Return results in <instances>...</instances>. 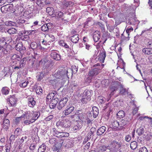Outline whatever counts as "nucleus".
I'll return each instance as SVG.
<instances>
[{
    "label": "nucleus",
    "instance_id": "nucleus-1",
    "mask_svg": "<svg viewBox=\"0 0 152 152\" xmlns=\"http://www.w3.org/2000/svg\"><path fill=\"white\" fill-rule=\"evenodd\" d=\"M67 69H63L57 71L54 76L57 79H59L60 81L67 77Z\"/></svg>",
    "mask_w": 152,
    "mask_h": 152
},
{
    "label": "nucleus",
    "instance_id": "nucleus-2",
    "mask_svg": "<svg viewBox=\"0 0 152 152\" xmlns=\"http://www.w3.org/2000/svg\"><path fill=\"white\" fill-rule=\"evenodd\" d=\"M114 86H113L111 88L112 92L116 90L119 86L121 88L120 92L121 94H124L126 92V90L125 88H124L123 85L121 84V83L118 81L115 82L113 84Z\"/></svg>",
    "mask_w": 152,
    "mask_h": 152
},
{
    "label": "nucleus",
    "instance_id": "nucleus-3",
    "mask_svg": "<svg viewBox=\"0 0 152 152\" xmlns=\"http://www.w3.org/2000/svg\"><path fill=\"white\" fill-rule=\"evenodd\" d=\"M58 126H60L61 127L67 128L69 127L71 125V122L69 120H59L57 123Z\"/></svg>",
    "mask_w": 152,
    "mask_h": 152
},
{
    "label": "nucleus",
    "instance_id": "nucleus-4",
    "mask_svg": "<svg viewBox=\"0 0 152 152\" xmlns=\"http://www.w3.org/2000/svg\"><path fill=\"white\" fill-rule=\"evenodd\" d=\"M6 100L7 102L9 103L8 104H10V106L15 107L16 105L17 100L14 95L10 96H8Z\"/></svg>",
    "mask_w": 152,
    "mask_h": 152
},
{
    "label": "nucleus",
    "instance_id": "nucleus-5",
    "mask_svg": "<svg viewBox=\"0 0 152 152\" xmlns=\"http://www.w3.org/2000/svg\"><path fill=\"white\" fill-rule=\"evenodd\" d=\"M53 132L54 136L59 138L68 137L69 135V133L67 132H59L56 130H54Z\"/></svg>",
    "mask_w": 152,
    "mask_h": 152
},
{
    "label": "nucleus",
    "instance_id": "nucleus-6",
    "mask_svg": "<svg viewBox=\"0 0 152 152\" xmlns=\"http://www.w3.org/2000/svg\"><path fill=\"white\" fill-rule=\"evenodd\" d=\"M12 48L10 45L8 44L6 45V46L4 47L2 49H0V56H1L2 54H6L9 53Z\"/></svg>",
    "mask_w": 152,
    "mask_h": 152
},
{
    "label": "nucleus",
    "instance_id": "nucleus-7",
    "mask_svg": "<svg viewBox=\"0 0 152 152\" xmlns=\"http://www.w3.org/2000/svg\"><path fill=\"white\" fill-rule=\"evenodd\" d=\"M39 65L45 66V68L51 67V63L50 61L46 58L42 59L39 62Z\"/></svg>",
    "mask_w": 152,
    "mask_h": 152
},
{
    "label": "nucleus",
    "instance_id": "nucleus-8",
    "mask_svg": "<svg viewBox=\"0 0 152 152\" xmlns=\"http://www.w3.org/2000/svg\"><path fill=\"white\" fill-rule=\"evenodd\" d=\"M98 57L99 61L101 63H104L106 57V52L103 48H101Z\"/></svg>",
    "mask_w": 152,
    "mask_h": 152
},
{
    "label": "nucleus",
    "instance_id": "nucleus-9",
    "mask_svg": "<svg viewBox=\"0 0 152 152\" xmlns=\"http://www.w3.org/2000/svg\"><path fill=\"white\" fill-rule=\"evenodd\" d=\"M68 101V99L67 97H64L61 99L57 105V108L59 110L61 109L66 104Z\"/></svg>",
    "mask_w": 152,
    "mask_h": 152
},
{
    "label": "nucleus",
    "instance_id": "nucleus-10",
    "mask_svg": "<svg viewBox=\"0 0 152 152\" xmlns=\"http://www.w3.org/2000/svg\"><path fill=\"white\" fill-rule=\"evenodd\" d=\"M100 72V69L96 67L91 70L88 72V75L89 77H93L97 75Z\"/></svg>",
    "mask_w": 152,
    "mask_h": 152
},
{
    "label": "nucleus",
    "instance_id": "nucleus-11",
    "mask_svg": "<svg viewBox=\"0 0 152 152\" xmlns=\"http://www.w3.org/2000/svg\"><path fill=\"white\" fill-rule=\"evenodd\" d=\"M58 101V98L56 97H53L52 98V100L49 104V106L51 109H54L56 107Z\"/></svg>",
    "mask_w": 152,
    "mask_h": 152
},
{
    "label": "nucleus",
    "instance_id": "nucleus-12",
    "mask_svg": "<svg viewBox=\"0 0 152 152\" xmlns=\"http://www.w3.org/2000/svg\"><path fill=\"white\" fill-rule=\"evenodd\" d=\"M15 49L17 50L20 51V53H23L24 51L26 50L25 47L23 45L22 42L18 43L15 46Z\"/></svg>",
    "mask_w": 152,
    "mask_h": 152
},
{
    "label": "nucleus",
    "instance_id": "nucleus-13",
    "mask_svg": "<svg viewBox=\"0 0 152 152\" xmlns=\"http://www.w3.org/2000/svg\"><path fill=\"white\" fill-rule=\"evenodd\" d=\"M62 145L60 143L56 144L53 146L52 149L54 152H61Z\"/></svg>",
    "mask_w": 152,
    "mask_h": 152
},
{
    "label": "nucleus",
    "instance_id": "nucleus-14",
    "mask_svg": "<svg viewBox=\"0 0 152 152\" xmlns=\"http://www.w3.org/2000/svg\"><path fill=\"white\" fill-rule=\"evenodd\" d=\"M50 56L52 58L56 61L59 60L61 59L60 55L55 51L51 52Z\"/></svg>",
    "mask_w": 152,
    "mask_h": 152
},
{
    "label": "nucleus",
    "instance_id": "nucleus-15",
    "mask_svg": "<svg viewBox=\"0 0 152 152\" xmlns=\"http://www.w3.org/2000/svg\"><path fill=\"white\" fill-rule=\"evenodd\" d=\"M94 41L97 42L100 38V32L98 31H96L94 33L93 36Z\"/></svg>",
    "mask_w": 152,
    "mask_h": 152
},
{
    "label": "nucleus",
    "instance_id": "nucleus-16",
    "mask_svg": "<svg viewBox=\"0 0 152 152\" xmlns=\"http://www.w3.org/2000/svg\"><path fill=\"white\" fill-rule=\"evenodd\" d=\"M83 126L81 122H79L77 123V124L75 126L72 128V130L74 132H76L77 131L80 129Z\"/></svg>",
    "mask_w": 152,
    "mask_h": 152
},
{
    "label": "nucleus",
    "instance_id": "nucleus-17",
    "mask_svg": "<svg viewBox=\"0 0 152 152\" xmlns=\"http://www.w3.org/2000/svg\"><path fill=\"white\" fill-rule=\"evenodd\" d=\"M74 109V107H73L71 106L65 110L63 112V114L65 115H67L70 114L72 112Z\"/></svg>",
    "mask_w": 152,
    "mask_h": 152
},
{
    "label": "nucleus",
    "instance_id": "nucleus-18",
    "mask_svg": "<svg viewBox=\"0 0 152 152\" xmlns=\"http://www.w3.org/2000/svg\"><path fill=\"white\" fill-rule=\"evenodd\" d=\"M21 117L22 118H24L23 120H31L32 118L31 117V114L29 112H27V113L22 114L21 115Z\"/></svg>",
    "mask_w": 152,
    "mask_h": 152
},
{
    "label": "nucleus",
    "instance_id": "nucleus-19",
    "mask_svg": "<svg viewBox=\"0 0 152 152\" xmlns=\"http://www.w3.org/2000/svg\"><path fill=\"white\" fill-rule=\"evenodd\" d=\"M28 105L30 107H34L36 104L35 101L34 100V98L31 97V98H28Z\"/></svg>",
    "mask_w": 152,
    "mask_h": 152
},
{
    "label": "nucleus",
    "instance_id": "nucleus-20",
    "mask_svg": "<svg viewBox=\"0 0 152 152\" xmlns=\"http://www.w3.org/2000/svg\"><path fill=\"white\" fill-rule=\"evenodd\" d=\"M79 38L78 34L74 35L70 37V39L73 42L75 43H77L79 40Z\"/></svg>",
    "mask_w": 152,
    "mask_h": 152
},
{
    "label": "nucleus",
    "instance_id": "nucleus-21",
    "mask_svg": "<svg viewBox=\"0 0 152 152\" xmlns=\"http://www.w3.org/2000/svg\"><path fill=\"white\" fill-rule=\"evenodd\" d=\"M10 123L9 120L4 118L3 121V128L5 129H8L10 126Z\"/></svg>",
    "mask_w": 152,
    "mask_h": 152
},
{
    "label": "nucleus",
    "instance_id": "nucleus-22",
    "mask_svg": "<svg viewBox=\"0 0 152 152\" xmlns=\"http://www.w3.org/2000/svg\"><path fill=\"white\" fill-rule=\"evenodd\" d=\"M92 112L93 114V117L96 118L99 114V110L96 107H92Z\"/></svg>",
    "mask_w": 152,
    "mask_h": 152
},
{
    "label": "nucleus",
    "instance_id": "nucleus-23",
    "mask_svg": "<svg viewBox=\"0 0 152 152\" xmlns=\"http://www.w3.org/2000/svg\"><path fill=\"white\" fill-rule=\"evenodd\" d=\"M63 16V13L61 11H58L54 13L53 17H55L57 19H58L60 18H61Z\"/></svg>",
    "mask_w": 152,
    "mask_h": 152
},
{
    "label": "nucleus",
    "instance_id": "nucleus-24",
    "mask_svg": "<svg viewBox=\"0 0 152 152\" xmlns=\"http://www.w3.org/2000/svg\"><path fill=\"white\" fill-rule=\"evenodd\" d=\"M106 128L104 126H102L99 129L97 132L98 135H101L102 134L106 131Z\"/></svg>",
    "mask_w": 152,
    "mask_h": 152
},
{
    "label": "nucleus",
    "instance_id": "nucleus-25",
    "mask_svg": "<svg viewBox=\"0 0 152 152\" xmlns=\"http://www.w3.org/2000/svg\"><path fill=\"white\" fill-rule=\"evenodd\" d=\"M112 146L115 149H117L121 146V144L120 142L114 141L112 143Z\"/></svg>",
    "mask_w": 152,
    "mask_h": 152
},
{
    "label": "nucleus",
    "instance_id": "nucleus-26",
    "mask_svg": "<svg viewBox=\"0 0 152 152\" xmlns=\"http://www.w3.org/2000/svg\"><path fill=\"white\" fill-rule=\"evenodd\" d=\"M142 51L143 53L146 54L150 55L152 54V48H144L142 49Z\"/></svg>",
    "mask_w": 152,
    "mask_h": 152
},
{
    "label": "nucleus",
    "instance_id": "nucleus-27",
    "mask_svg": "<svg viewBox=\"0 0 152 152\" xmlns=\"http://www.w3.org/2000/svg\"><path fill=\"white\" fill-rule=\"evenodd\" d=\"M112 126L114 129L118 128L120 127V123L119 122L116 120H114L112 123Z\"/></svg>",
    "mask_w": 152,
    "mask_h": 152
},
{
    "label": "nucleus",
    "instance_id": "nucleus-28",
    "mask_svg": "<svg viewBox=\"0 0 152 152\" xmlns=\"http://www.w3.org/2000/svg\"><path fill=\"white\" fill-rule=\"evenodd\" d=\"M46 11L50 15L52 16L54 13V11L52 7H48L46 9Z\"/></svg>",
    "mask_w": 152,
    "mask_h": 152
},
{
    "label": "nucleus",
    "instance_id": "nucleus-29",
    "mask_svg": "<svg viewBox=\"0 0 152 152\" xmlns=\"http://www.w3.org/2000/svg\"><path fill=\"white\" fill-rule=\"evenodd\" d=\"M40 114L39 112L36 111L34 113V116L32 118V119L34 122L40 116Z\"/></svg>",
    "mask_w": 152,
    "mask_h": 152
},
{
    "label": "nucleus",
    "instance_id": "nucleus-30",
    "mask_svg": "<svg viewBox=\"0 0 152 152\" xmlns=\"http://www.w3.org/2000/svg\"><path fill=\"white\" fill-rule=\"evenodd\" d=\"M46 149L45 145L44 144H42L39 147L38 150V152H45Z\"/></svg>",
    "mask_w": 152,
    "mask_h": 152
},
{
    "label": "nucleus",
    "instance_id": "nucleus-31",
    "mask_svg": "<svg viewBox=\"0 0 152 152\" xmlns=\"http://www.w3.org/2000/svg\"><path fill=\"white\" fill-rule=\"evenodd\" d=\"M91 100V98H90L89 97H87L85 96L84 97L82 98L80 100L82 103L86 104Z\"/></svg>",
    "mask_w": 152,
    "mask_h": 152
},
{
    "label": "nucleus",
    "instance_id": "nucleus-32",
    "mask_svg": "<svg viewBox=\"0 0 152 152\" xmlns=\"http://www.w3.org/2000/svg\"><path fill=\"white\" fill-rule=\"evenodd\" d=\"M59 45L60 46L64 47L66 48H69V46L67 45L66 42L63 40H60L59 42Z\"/></svg>",
    "mask_w": 152,
    "mask_h": 152
},
{
    "label": "nucleus",
    "instance_id": "nucleus-33",
    "mask_svg": "<svg viewBox=\"0 0 152 152\" xmlns=\"http://www.w3.org/2000/svg\"><path fill=\"white\" fill-rule=\"evenodd\" d=\"M46 0H36V3L39 6H43L45 4Z\"/></svg>",
    "mask_w": 152,
    "mask_h": 152
},
{
    "label": "nucleus",
    "instance_id": "nucleus-34",
    "mask_svg": "<svg viewBox=\"0 0 152 152\" xmlns=\"http://www.w3.org/2000/svg\"><path fill=\"white\" fill-rule=\"evenodd\" d=\"M128 122V120H127L125 118H124L122 119L121 122V123H120V127H123Z\"/></svg>",
    "mask_w": 152,
    "mask_h": 152
},
{
    "label": "nucleus",
    "instance_id": "nucleus-35",
    "mask_svg": "<svg viewBox=\"0 0 152 152\" xmlns=\"http://www.w3.org/2000/svg\"><path fill=\"white\" fill-rule=\"evenodd\" d=\"M92 91L91 90H88L84 94V95H85V96L87 97H89L91 98V96H92Z\"/></svg>",
    "mask_w": 152,
    "mask_h": 152
},
{
    "label": "nucleus",
    "instance_id": "nucleus-36",
    "mask_svg": "<svg viewBox=\"0 0 152 152\" xmlns=\"http://www.w3.org/2000/svg\"><path fill=\"white\" fill-rule=\"evenodd\" d=\"M137 132L139 135L142 134L144 133V128L142 127H140L137 129Z\"/></svg>",
    "mask_w": 152,
    "mask_h": 152
},
{
    "label": "nucleus",
    "instance_id": "nucleus-37",
    "mask_svg": "<svg viewBox=\"0 0 152 152\" xmlns=\"http://www.w3.org/2000/svg\"><path fill=\"white\" fill-rule=\"evenodd\" d=\"M117 115L119 118H123L125 116V113L123 111H120L117 113Z\"/></svg>",
    "mask_w": 152,
    "mask_h": 152
},
{
    "label": "nucleus",
    "instance_id": "nucleus-38",
    "mask_svg": "<svg viewBox=\"0 0 152 152\" xmlns=\"http://www.w3.org/2000/svg\"><path fill=\"white\" fill-rule=\"evenodd\" d=\"M21 131L22 129L20 128H17L15 129L14 132V134L15 136H16V137L20 134Z\"/></svg>",
    "mask_w": 152,
    "mask_h": 152
},
{
    "label": "nucleus",
    "instance_id": "nucleus-39",
    "mask_svg": "<svg viewBox=\"0 0 152 152\" xmlns=\"http://www.w3.org/2000/svg\"><path fill=\"white\" fill-rule=\"evenodd\" d=\"M137 147V143L135 141H133L130 144V148L132 149H135Z\"/></svg>",
    "mask_w": 152,
    "mask_h": 152
},
{
    "label": "nucleus",
    "instance_id": "nucleus-40",
    "mask_svg": "<svg viewBox=\"0 0 152 152\" xmlns=\"http://www.w3.org/2000/svg\"><path fill=\"white\" fill-rule=\"evenodd\" d=\"M49 26L48 24H45L43 25L41 28V30L44 31H47L49 29L48 26Z\"/></svg>",
    "mask_w": 152,
    "mask_h": 152
},
{
    "label": "nucleus",
    "instance_id": "nucleus-41",
    "mask_svg": "<svg viewBox=\"0 0 152 152\" xmlns=\"http://www.w3.org/2000/svg\"><path fill=\"white\" fill-rule=\"evenodd\" d=\"M6 45H7L5 40H0V49H2L4 47H5Z\"/></svg>",
    "mask_w": 152,
    "mask_h": 152
},
{
    "label": "nucleus",
    "instance_id": "nucleus-42",
    "mask_svg": "<svg viewBox=\"0 0 152 152\" xmlns=\"http://www.w3.org/2000/svg\"><path fill=\"white\" fill-rule=\"evenodd\" d=\"M1 92L2 93L4 94H8L9 93L8 88L6 87H3L1 89Z\"/></svg>",
    "mask_w": 152,
    "mask_h": 152
},
{
    "label": "nucleus",
    "instance_id": "nucleus-43",
    "mask_svg": "<svg viewBox=\"0 0 152 152\" xmlns=\"http://www.w3.org/2000/svg\"><path fill=\"white\" fill-rule=\"evenodd\" d=\"M17 31V30L14 28H12L9 29L7 31L8 33L10 34H13L15 33Z\"/></svg>",
    "mask_w": 152,
    "mask_h": 152
},
{
    "label": "nucleus",
    "instance_id": "nucleus-44",
    "mask_svg": "<svg viewBox=\"0 0 152 152\" xmlns=\"http://www.w3.org/2000/svg\"><path fill=\"white\" fill-rule=\"evenodd\" d=\"M24 121L23 122H22V124H30L31 123H33L34 122L32 120V118L31 119V120H23Z\"/></svg>",
    "mask_w": 152,
    "mask_h": 152
},
{
    "label": "nucleus",
    "instance_id": "nucleus-45",
    "mask_svg": "<svg viewBox=\"0 0 152 152\" xmlns=\"http://www.w3.org/2000/svg\"><path fill=\"white\" fill-rule=\"evenodd\" d=\"M150 31H152V27L149 29L146 28L144 30L142 31V32L141 35H142V34L144 33H146L147 34L148 33H151L150 32Z\"/></svg>",
    "mask_w": 152,
    "mask_h": 152
},
{
    "label": "nucleus",
    "instance_id": "nucleus-46",
    "mask_svg": "<svg viewBox=\"0 0 152 152\" xmlns=\"http://www.w3.org/2000/svg\"><path fill=\"white\" fill-rule=\"evenodd\" d=\"M42 89L40 86H38L36 89V91L37 94H41L42 92Z\"/></svg>",
    "mask_w": 152,
    "mask_h": 152
},
{
    "label": "nucleus",
    "instance_id": "nucleus-47",
    "mask_svg": "<svg viewBox=\"0 0 152 152\" xmlns=\"http://www.w3.org/2000/svg\"><path fill=\"white\" fill-rule=\"evenodd\" d=\"M107 147L108 146L102 145L100 146L99 147V149L102 152H103L106 151Z\"/></svg>",
    "mask_w": 152,
    "mask_h": 152
},
{
    "label": "nucleus",
    "instance_id": "nucleus-48",
    "mask_svg": "<svg viewBox=\"0 0 152 152\" xmlns=\"http://www.w3.org/2000/svg\"><path fill=\"white\" fill-rule=\"evenodd\" d=\"M45 75V73H43L42 72H41L39 75H37V76L38 80L39 81L41 80L44 76Z\"/></svg>",
    "mask_w": 152,
    "mask_h": 152
},
{
    "label": "nucleus",
    "instance_id": "nucleus-49",
    "mask_svg": "<svg viewBox=\"0 0 152 152\" xmlns=\"http://www.w3.org/2000/svg\"><path fill=\"white\" fill-rule=\"evenodd\" d=\"M22 118L21 117V116L20 117L16 118L15 120V124L16 125L20 123V121L21 120Z\"/></svg>",
    "mask_w": 152,
    "mask_h": 152
},
{
    "label": "nucleus",
    "instance_id": "nucleus-50",
    "mask_svg": "<svg viewBox=\"0 0 152 152\" xmlns=\"http://www.w3.org/2000/svg\"><path fill=\"white\" fill-rule=\"evenodd\" d=\"M25 59H26V58H23V60H24ZM24 61V60L23 61V62H22V61H21L20 62V65L19 66H14L13 68L14 69H19L20 68H21V64H23V62Z\"/></svg>",
    "mask_w": 152,
    "mask_h": 152
},
{
    "label": "nucleus",
    "instance_id": "nucleus-51",
    "mask_svg": "<svg viewBox=\"0 0 152 152\" xmlns=\"http://www.w3.org/2000/svg\"><path fill=\"white\" fill-rule=\"evenodd\" d=\"M139 152H148L147 148L145 147H141L139 149Z\"/></svg>",
    "mask_w": 152,
    "mask_h": 152
},
{
    "label": "nucleus",
    "instance_id": "nucleus-52",
    "mask_svg": "<svg viewBox=\"0 0 152 152\" xmlns=\"http://www.w3.org/2000/svg\"><path fill=\"white\" fill-rule=\"evenodd\" d=\"M37 44L35 42H32L31 44V47L33 49H35L37 47Z\"/></svg>",
    "mask_w": 152,
    "mask_h": 152
},
{
    "label": "nucleus",
    "instance_id": "nucleus-53",
    "mask_svg": "<svg viewBox=\"0 0 152 152\" xmlns=\"http://www.w3.org/2000/svg\"><path fill=\"white\" fill-rule=\"evenodd\" d=\"M107 28L109 30L110 32H112L114 29V27L113 26H110L109 25H107Z\"/></svg>",
    "mask_w": 152,
    "mask_h": 152
},
{
    "label": "nucleus",
    "instance_id": "nucleus-54",
    "mask_svg": "<svg viewBox=\"0 0 152 152\" xmlns=\"http://www.w3.org/2000/svg\"><path fill=\"white\" fill-rule=\"evenodd\" d=\"M28 82L27 81V82H22L20 84V87L24 88L26 86Z\"/></svg>",
    "mask_w": 152,
    "mask_h": 152
},
{
    "label": "nucleus",
    "instance_id": "nucleus-55",
    "mask_svg": "<svg viewBox=\"0 0 152 152\" xmlns=\"http://www.w3.org/2000/svg\"><path fill=\"white\" fill-rule=\"evenodd\" d=\"M72 73L73 74H75L77 71V68L75 66H72Z\"/></svg>",
    "mask_w": 152,
    "mask_h": 152
},
{
    "label": "nucleus",
    "instance_id": "nucleus-56",
    "mask_svg": "<svg viewBox=\"0 0 152 152\" xmlns=\"http://www.w3.org/2000/svg\"><path fill=\"white\" fill-rule=\"evenodd\" d=\"M133 28L132 27H131L129 28H127L126 29V33L127 34L128 36L129 35V33L133 31Z\"/></svg>",
    "mask_w": 152,
    "mask_h": 152
},
{
    "label": "nucleus",
    "instance_id": "nucleus-57",
    "mask_svg": "<svg viewBox=\"0 0 152 152\" xmlns=\"http://www.w3.org/2000/svg\"><path fill=\"white\" fill-rule=\"evenodd\" d=\"M7 25L13 26L16 25V24L14 22L11 21H8L7 22V23L6 24Z\"/></svg>",
    "mask_w": 152,
    "mask_h": 152
},
{
    "label": "nucleus",
    "instance_id": "nucleus-58",
    "mask_svg": "<svg viewBox=\"0 0 152 152\" xmlns=\"http://www.w3.org/2000/svg\"><path fill=\"white\" fill-rule=\"evenodd\" d=\"M36 146V144L32 143L31 145L29 147V149L31 150H33L35 149Z\"/></svg>",
    "mask_w": 152,
    "mask_h": 152
},
{
    "label": "nucleus",
    "instance_id": "nucleus-59",
    "mask_svg": "<svg viewBox=\"0 0 152 152\" xmlns=\"http://www.w3.org/2000/svg\"><path fill=\"white\" fill-rule=\"evenodd\" d=\"M19 58V57L16 54H14L12 56L11 59L12 60L17 59L18 60V58Z\"/></svg>",
    "mask_w": 152,
    "mask_h": 152
},
{
    "label": "nucleus",
    "instance_id": "nucleus-60",
    "mask_svg": "<svg viewBox=\"0 0 152 152\" xmlns=\"http://www.w3.org/2000/svg\"><path fill=\"white\" fill-rule=\"evenodd\" d=\"M147 47L152 48V40H149L147 44Z\"/></svg>",
    "mask_w": 152,
    "mask_h": 152
},
{
    "label": "nucleus",
    "instance_id": "nucleus-61",
    "mask_svg": "<svg viewBox=\"0 0 152 152\" xmlns=\"http://www.w3.org/2000/svg\"><path fill=\"white\" fill-rule=\"evenodd\" d=\"M53 118V115H50L46 118L45 119V120L47 121H49Z\"/></svg>",
    "mask_w": 152,
    "mask_h": 152
},
{
    "label": "nucleus",
    "instance_id": "nucleus-62",
    "mask_svg": "<svg viewBox=\"0 0 152 152\" xmlns=\"http://www.w3.org/2000/svg\"><path fill=\"white\" fill-rule=\"evenodd\" d=\"M17 21L18 23L19 24H23L25 22V20L23 19L20 18Z\"/></svg>",
    "mask_w": 152,
    "mask_h": 152
},
{
    "label": "nucleus",
    "instance_id": "nucleus-63",
    "mask_svg": "<svg viewBox=\"0 0 152 152\" xmlns=\"http://www.w3.org/2000/svg\"><path fill=\"white\" fill-rule=\"evenodd\" d=\"M54 93H50V94L49 95H48L47 97V98L48 99H52L51 97H52L53 98V97H56V96H54Z\"/></svg>",
    "mask_w": 152,
    "mask_h": 152
},
{
    "label": "nucleus",
    "instance_id": "nucleus-64",
    "mask_svg": "<svg viewBox=\"0 0 152 152\" xmlns=\"http://www.w3.org/2000/svg\"><path fill=\"white\" fill-rule=\"evenodd\" d=\"M95 66H98L97 67H98L100 69V71H101V69H102L104 66V64H101L100 65L99 64H96L94 65Z\"/></svg>",
    "mask_w": 152,
    "mask_h": 152
}]
</instances>
